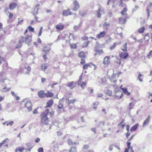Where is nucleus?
Wrapping results in <instances>:
<instances>
[{
    "instance_id": "1",
    "label": "nucleus",
    "mask_w": 152,
    "mask_h": 152,
    "mask_svg": "<svg viewBox=\"0 0 152 152\" xmlns=\"http://www.w3.org/2000/svg\"><path fill=\"white\" fill-rule=\"evenodd\" d=\"M49 112V110L46 109L41 115V122L44 124L47 125L48 124V120L47 118V115L48 113Z\"/></svg>"
},
{
    "instance_id": "2",
    "label": "nucleus",
    "mask_w": 152,
    "mask_h": 152,
    "mask_svg": "<svg viewBox=\"0 0 152 152\" xmlns=\"http://www.w3.org/2000/svg\"><path fill=\"white\" fill-rule=\"evenodd\" d=\"M24 107L27 108V110L29 112L32 110V104L30 100H28L26 102L25 104Z\"/></svg>"
},
{
    "instance_id": "3",
    "label": "nucleus",
    "mask_w": 152,
    "mask_h": 152,
    "mask_svg": "<svg viewBox=\"0 0 152 152\" xmlns=\"http://www.w3.org/2000/svg\"><path fill=\"white\" fill-rule=\"evenodd\" d=\"M32 36H28L26 34V42L28 46L30 45V42H31Z\"/></svg>"
},
{
    "instance_id": "4",
    "label": "nucleus",
    "mask_w": 152,
    "mask_h": 152,
    "mask_svg": "<svg viewBox=\"0 0 152 152\" xmlns=\"http://www.w3.org/2000/svg\"><path fill=\"white\" fill-rule=\"evenodd\" d=\"M106 34V32L105 31H101L96 36V38L98 39L103 38L104 37Z\"/></svg>"
},
{
    "instance_id": "5",
    "label": "nucleus",
    "mask_w": 152,
    "mask_h": 152,
    "mask_svg": "<svg viewBox=\"0 0 152 152\" xmlns=\"http://www.w3.org/2000/svg\"><path fill=\"white\" fill-rule=\"evenodd\" d=\"M110 62V57L108 56H106L104 58L103 64L104 65H108Z\"/></svg>"
},
{
    "instance_id": "6",
    "label": "nucleus",
    "mask_w": 152,
    "mask_h": 152,
    "mask_svg": "<svg viewBox=\"0 0 152 152\" xmlns=\"http://www.w3.org/2000/svg\"><path fill=\"white\" fill-rule=\"evenodd\" d=\"M62 14L64 16H67L69 15H70L72 14V13L70 11L69 9L63 10Z\"/></svg>"
},
{
    "instance_id": "7",
    "label": "nucleus",
    "mask_w": 152,
    "mask_h": 152,
    "mask_svg": "<svg viewBox=\"0 0 152 152\" xmlns=\"http://www.w3.org/2000/svg\"><path fill=\"white\" fill-rule=\"evenodd\" d=\"M52 147L51 148V150H52L54 151V152H55L56 149H57L58 148V143L56 141H54L52 144Z\"/></svg>"
},
{
    "instance_id": "8",
    "label": "nucleus",
    "mask_w": 152,
    "mask_h": 152,
    "mask_svg": "<svg viewBox=\"0 0 152 152\" xmlns=\"http://www.w3.org/2000/svg\"><path fill=\"white\" fill-rule=\"evenodd\" d=\"M74 7L72 8V10L74 11H76L79 7V3L76 0H75L73 2Z\"/></svg>"
},
{
    "instance_id": "9",
    "label": "nucleus",
    "mask_w": 152,
    "mask_h": 152,
    "mask_svg": "<svg viewBox=\"0 0 152 152\" xmlns=\"http://www.w3.org/2000/svg\"><path fill=\"white\" fill-rule=\"evenodd\" d=\"M92 66L94 67V69H95L96 67L95 65L92 63H91L86 64L83 66V68L84 69H87L88 68V67H92Z\"/></svg>"
},
{
    "instance_id": "10",
    "label": "nucleus",
    "mask_w": 152,
    "mask_h": 152,
    "mask_svg": "<svg viewBox=\"0 0 152 152\" xmlns=\"http://www.w3.org/2000/svg\"><path fill=\"white\" fill-rule=\"evenodd\" d=\"M120 57L121 58L126 59L128 56V55L127 52H122L119 55Z\"/></svg>"
},
{
    "instance_id": "11",
    "label": "nucleus",
    "mask_w": 152,
    "mask_h": 152,
    "mask_svg": "<svg viewBox=\"0 0 152 152\" xmlns=\"http://www.w3.org/2000/svg\"><path fill=\"white\" fill-rule=\"evenodd\" d=\"M3 73L2 72H0V81L2 83H4L5 81L7 80L6 77L3 76Z\"/></svg>"
},
{
    "instance_id": "12",
    "label": "nucleus",
    "mask_w": 152,
    "mask_h": 152,
    "mask_svg": "<svg viewBox=\"0 0 152 152\" xmlns=\"http://www.w3.org/2000/svg\"><path fill=\"white\" fill-rule=\"evenodd\" d=\"M116 74H115L114 73L113 74L111 77L110 78V80L111 82L114 83H115L116 81V79L117 77H116Z\"/></svg>"
},
{
    "instance_id": "13",
    "label": "nucleus",
    "mask_w": 152,
    "mask_h": 152,
    "mask_svg": "<svg viewBox=\"0 0 152 152\" xmlns=\"http://www.w3.org/2000/svg\"><path fill=\"white\" fill-rule=\"evenodd\" d=\"M100 12L104 13V10L103 9H101L100 8H99L98 10L96 11V12L97 17L99 18H100L101 15V14L100 13Z\"/></svg>"
},
{
    "instance_id": "14",
    "label": "nucleus",
    "mask_w": 152,
    "mask_h": 152,
    "mask_svg": "<svg viewBox=\"0 0 152 152\" xmlns=\"http://www.w3.org/2000/svg\"><path fill=\"white\" fill-rule=\"evenodd\" d=\"M39 6L40 5L39 4H37L36 5L35 7L34 8V11L33 12L34 15H35L38 14L39 7Z\"/></svg>"
},
{
    "instance_id": "15",
    "label": "nucleus",
    "mask_w": 152,
    "mask_h": 152,
    "mask_svg": "<svg viewBox=\"0 0 152 152\" xmlns=\"http://www.w3.org/2000/svg\"><path fill=\"white\" fill-rule=\"evenodd\" d=\"M74 35L72 34H70L69 37V42H68V41H66V43H68L69 42H73L74 40Z\"/></svg>"
},
{
    "instance_id": "16",
    "label": "nucleus",
    "mask_w": 152,
    "mask_h": 152,
    "mask_svg": "<svg viewBox=\"0 0 152 152\" xmlns=\"http://www.w3.org/2000/svg\"><path fill=\"white\" fill-rule=\"evenodd\" d=\"M17 4L16 3H11L9 6V7L10 10H12L14 9L17 6Z\"/></svg>"
},
{
    "instance_id": "17",
    "label": "nucleus",
    "mask_w": 152,
    "mask_h": 152,
    "mask_svg": "<svg viewBox=\"0 0 152 152\" xmlns=\"http://www.w3.org/2000/svg\"><path fill=\"white\" fill-rule=\"evenodd\" d=\"M150 115H149L145 121H144L142 126H144L147 124H148V123L150 121Z\"/></svg>"
},
{
    "instance_id": "18",
    "label": "nucleus",
    "mask_w": 152,
    "mask_h": 152,
    "mask_svg": "<svg viewBox=\"0 0 152 152\" xmlns=\"http://www.w3.org/2000/svg\"><path fill=\"white\" fill-rule=\"evenodd\" d=\"M38 95L39 97L43 98L45 96V94L42 91H40L38 92Z\"/></svg>"
},
{
    "instance_id": "19",
    "label": "nucleus",
    "mask_w": 152,
    "mask_h": 152,
    "mask_svg": "<svg viewBox=\"0 0 152 152\" xmlns=\"http://www.w3.org/2000/svg\"><path fill=\"white\" fill-rule=\"evenodd\" d=\"M122 90L125 94L127 96L130 95V93L128 91L126 88H122Z\"/></svg>"
},
{
    "instance_id": "20",
    "label": "nucleus",
    "mask_w": 152,
    "mask_h": 152,
    "mask_svg": "<svg viewBox=\"0 0 152 152\" xmlns=\"http://www.w3.org/2000/svg\"><path fill=\"white\" fill-rule=\"evenodd\" d=\"M139 126L138 124H135L134 126H133L130 129V131L131 132L133 131H134L136 130L137 127Z\"/></svg>"
},
{
    "instance_id": "21",
    "label": "nucleus",
    "mask_w": 152,
    "mask_h": 152,
    "mask_svg": "<svg viewBox=\"0 0 152 152\" xmlns=\"http://www.w3.org/2000/svg\"><path fill=\"white\" fill-rule=\"evenodd\" d=\"M53 104V100L51 99L49 100L47 103V106L46 107H50Z\"/></svg>"
},
{
    "instance_id": "22",
    "label": "nucleus",
    "mask_w": 152,
    "mask_h": 152,
    "mask_svg": "<svg viewBox=\"0 0 152 152\" xmlns=\"http://www.w3.org/2000/svg\"><path fill=\"white\" fill-rule=\"evenodd\" d=\"M56 28L58 30H62L64 28V26L63 25L60 23L56 25Z\"/></svg>"
},
{
    "instance_id": "23",
    "label": "nucleus",
    "mask_w": 152,
    "mask_h": 152,
    "mask_svg": "<svg viewBox=\"0 0 152 152\" xmlns=\"http://www.w3.org/2000/svg\"><path fill=\"white\" fill-rule=\"evenodd\" d=\"M127 10V9L126 8H124L123 10H122L121 12V14L122 15H124L125 17H126L127 14L126 13V12Z\"/></svg>"
},
{
    "instance_id": "24",
    "label": "nucleus",
    "mask_w": 152,
    "mask_h": 152,
    "mask_svg": "<svg viewBox=\"0 0 152 152\" xmlns=\"http://www.w3.org/2000/svg\"><path fill=\"white\" fill-rule=\"evenodd\" d=\"M126 17H124V18H120L119 19V22L121 23L124 24L126 22V20L125 19V18Z\"/></svg>"
},
{
    "instance_id": "25",
    "label": "nucleus",
    "mask_w": 152,
    "mask_h": 152,
    "mask_svg": "<svg viewBox=\"0 0 152 152\" xmlns=\"http://www.w3.org/2000/svg\"><path fill=\"white\" fill-rule=\"evenodd\" d=\"M26 34L24 35V37H21L19 41V42H26Z\"/></svg>"
},
{
    "instance_id": "26",
    "label": "nucleus",
    "mask_w": 152,
    "mask_h": 152,
    "mask_svg": "<svg viewBox=\"0 0 152 152\" xmlns=\"http://www.w3.org/2000/svg\"><path fill=\"white\" fill-rule=\"evenodd\" d=\"M50 48L49 47L45 46L43 48V51L45 52L46 54L48 53V52L49 51Z\"/></svg>"
},
{
    "instance_id": "27",
    "label": "nucleus",
    "mask_w": 152,
    "mask_h": 152,
    "mask_svg": "<svg viewBox=\"0 0 152 152\" xmlns=\"http://www.w3.org/2000/svg\"><path fill=\"white\" fill-rule=\"evenodd\" d=\"M26 145L28 147V148L27 149V150L28 151H31V149L33 147V146L31 145L29 143H26Z\"/></svg>"
},
{
    "instance_id": "28",
    "label": "nucleus",
    "mask_w": 152,
    "mask_h": 152,
    "mask_svg": "<svg viewBox=\"0 0 152 152\" xmlns=\"http://www.w3.org/2000/svg\"><path fill=\"white\" fill-rule=\"evenodd\" d=\"M24 150V148H20V147H19L17 148L15 150V152H17L18 151H20V152H22V151H23Z\"/></svg>"
},
{
    "instance_id": "29",
    "label": "nucleus",
    "mask_w": 152,
    "mask_h": 152,
    "mask_svg": "<svg viewBox=\"0 0 152 152\" xmlns=\"http://www.w3.org/2000/svg\"><path fill=\"white\" fill-rule=\"evenodd\" d=\"M9 140L8 138H7L1 142L0 143V148L7 141Z\"/></svg>"
},
{
    "instance_id": "30",
    "label": "nucleus",
    "mask_w": 152,
    "mask_h": 152,
    "mask_svg": "<svg viewBox=\"0 0 152 152\" xmlns=\"http://www.w3.org/2000/svg\"><path fill=\"white\" fill-rule=\"evenodd\" d=\"M45 96L47 97H51L53 96V94L50 92L48 91L46 94H45Z\"/></svg>"
},
{
    "instance_id": "31",
    "label": "nucleus",
    "mask_w": 152,
    "mask_h": 152,
    "mask_svg": "<svg viewBox=\"0 0 152 152\" xmlns=\"http://www.w3.org/2000/svg\"><path fill=\"white\" fill-rule=\"evenodd\" d=\"M124 121V119L118 125V126H121L122 129L124 128L125 125V124H123Z\"/></svg>"
},
{
    "instance_id": "32",
    "label": "nucleus",
    "mask_w": 152,
    "mask_h": 152,
    "mask_svg": "<svg viewBox=\"0 0 152 152\" xmlns=\"http://www.w3.org/2000/svg\"><path fill=\"white\" fill-rule=\"evenodd\" d=\"M79 56L80 57L83 58H84L85 57V53L83 51H81L79 53Z\"/></svg>"
},
{
    "instance_id": "33",
    "label": "nucleus",
    "mask_w": 152,
    "mask_h": 152,
    "mask_svg": "<svg viewBox=\"0 0 152 152\" xmlns=\"http://www.w3.org/2000/svg\"><path fill=\"white\" fill-rule=\"evenodd\" d=\"M68 145H69L76 144V143L75 142H73L70 139H68Z\"/></svg>"
},
{
    "instance_id": "34",
    "label": "nucleus",
    "mask_w": 152,
    "mask_h": 152,
    "mask_svg": "<svg viewBox=\"0 0 152 152\" xmlns=\"http://www.w3.org/2000/svg\"><path fill=\"white\" fill-rule=\"evenodd\" d=\"M109 24L107 22L105 23L103 25V27L105 29H107L109 26Z\"/></svg>"
},
{
    "instance_id": "35",
    "label": "nucleus",
    "mask_w": 152,
    "mask_h": 152,
    "mask_svg": "<svg viewBox=\"0 0 152 152\" xmlns=\"http://www.w3.org/2000/svg\"><path fill=\"white\" fill-rule=\"evenodd\" d=\"M68 44L69 45H70L71 47L73 49H75L76 48V45L75 44H71V42H69Z\"/></svg>"
},
{
    "instance_id": "36",
    "label": "nucleus",
    "mask_w": 152,
    "mask_h": 152,
    "mask_svg": "<svg viewBox=\"0 0 152 152\" xmlns=\"http://www.w3.org/2000/svg\"><path fill=\"white\" fill-rule=\"evenodd\" d=\"M69 152H77L76 150V148L75 147H72L69 150Z\"/></svg>"
},
{
    "instance_id": "37",
    "label": "nucleus",
    "mask_w": 152,
    "mask_h": 152,
    "mask_svg": "<svg viewBox=\"0 0 152 152\" xmlns=\"http://www.w3.org/2000/svg\"><path fill=\"white\" fill-rule=\"evenodd\" d=\"M48 65L47 64H44L41 67V69L42 70L45 71V70L47 68Z\"/></svg>"
},
{
    "instance_id": "38",
    "label": "nucleus",
    "mask_w": 152,
    "mask_h": 152,
    "mask_svg": "<svg viewBox=\"0 0 152 152\" xmlns=\"http://www.w3.org/2000/svg\"><path fill=\"white\" fill-rule=\"evenodd\" d=\"M127 43H125L124 45L123 48H121V50H122L123 51H127Z\"/></svg>"
},
{
    "instance_id": "39",
    "label": "nucleus",
    "mask_w": 152,
    "mask_h": 152,
    "mask_svg": "<svg viewBox=\"0 0 152 152\" xmlns=\"http://www.w3.org/2000/svg\"><path fill=\"white\" fill-rule=\"evenodd\" d=\"M89 43V41H88L87 42H85L83 44L82 47L83 48H85L87 47Z\"/></svg>"
},
{
    "instance_id": "40",
    "label": "nucleus",
    "mask_w": 152,
    "mask_h": 152,
    "mask_svg": "<svg viewBox=\"0 0 152 152\" xmlns=\"http://www.w3.org/2000/svg\"><path fill=\"white\" fill-rule=\"evenodd\" d=\"M134 103L133 102L130 103L129 104V108L130 110L132 109L133 108V107H132L134 106Z\"/></svg>"
},
{
    "instance_id": "41",
    "label": "nucleus",
    "mask_w": 152,
    "mask_h": 152,
    "mask_svg": "<svg viewBox=\"0 0 152 152\" xmlns=\"http://www.w3.org/2000/svg\"><path fill=\"white\" fill-rule=\"evenodd\" d=\"M144 30H145L144 27H142V28H140L138 30V32L139 33H142L144 31Z\"/></svg>"
},
{
    "instance_id": "42",
    "label": "nucleus",
    "mask_w": 152,
    "mask_h": 152,
    "mask_svg": "<svg viewBox=\"0 0 152 152\" xmlns=\"http://www.w3.org/2000/svg\"><path fill=\"white\" fill-rule=\"evenodd\" d=\"M143 75H142L140 73L139 75L138 76L137 79L140 82H142L143 81L142 79L141 78V77Z\"/></svg>"
},
{
    "instance_id": "43",
    "label": "nucleus",
    "mask_w": 152,
    "mask_h": 152,
    "mask_svg": "<svg viewBox=\"0 0 152 152\" xmlns=\"http://www.w3.org/2000/svg\"><path fill=\"white\" fill-rule=\"evenodd\" d=\"M8 64L7 63H5V64H4L3 66V69H5V68H7V69H8Z\"/></svg>"
},
{
    "instance_id": "44",
    "label": "nucleus",
    "mask_w": 152,
    "mask_h": 152,
    "mask_svg": "<svg viewBox=\"0 0 152 152\" xmlns=\"http://www.w3.org/2000/svg\"><path fill=\"white\" fill-rule=\"evenodd\" d=\"M107 94L109 96H111L112 94V92L111 91L108 90L107 92Z\"/></svg>"
},
{
    "instance_id": "45",
    "label": "nucleus",
    "mask_w": 152,
    "mask_h": 152,
    "mask_svg": "<svg viewBox=\"0 0 152 152\" xmlns=\"http://www.w3.org/2000/svg\"><path fill=\"white\" fill-rule=\"evenodd\" d=\"M94 50L96 52H98L99 53L102 52V50H100V49H98L96 47H95V48Z\"/></svg>"
},
{
    "instance_id": "46",
    "label": "nucleus",
    "mask_w": 152,
    "mask_h": 152,
    "mask_svg": "<svg viewBox=\"0 0 152 152\" xmlns=\"http://www.w3.org/2000/svg\"><path fill=\"white\" fill-rule=\"evenodd\" d=\"M123 96V93H121L120 96H117V95H115V97H116V99H121Z\"/></svg>"
},
{
    "instance_id": "47",
    "label": "nucleus",
    "mask_w": 152,
    "mask_h": 152,
    "mask_svg": "<svg viewBox=\"0 0 152 152\" xmlns=\"http://www.w3.org/2000/svg\"><path fill=\"white\" fill-rule=\"evenodd\" d=\"M75 102V99L71 100L70 101L69 100L68 101H67L66 103H67L69 104H73Z\"/></svg>"
},
{
    "instance_id": "48",
    "label": "nucleus",
    "mask_w": 152,
    "mask_h": 152,
    "mask_svg": "<svg viewBox=\"0 0 152 152\" xmlns=\"http://www.w3.org/2000/svg\"><path fill=\"white\" fill-rule=\"evenodd\" d=\"M147 57L148 58H150L152 57V50H151L150 51L149 53H148V55L147 56Z\"/></svg>"
},
{
    "instance_id": "49",
    "label": "nucleus",
    "mask_w": 152,
    "mask_h": 152,
    "mask_svg": "<svg viewBox=\"0 0 152 152\" xmlns=\"http://www.w3.org/2000/svg\"><path fill=\"white\" fill-rule=\"evenodd\" d=\"M28 30H29V31H31L32 32L34 30V28H33V27H32L30 26H28Z\"/></svg>"
},
{
    "instance_id": "50",
    "label": "nucleus",
    "mask_w": 152,
    "mask_h": 152,
    "mask_svg": "<svg viewBox=\"0 0 152 152\" xmlns=\"http://www.w3.org/2000/svg\"><path fill=\"white\" fill-rule=\"evenodd\" d=\"M14 123V122L13 121H11L7 123V126H8L9 125L12 126L13 124Z\"/></svg>"
},
{
    "instance_id": "51",
    "label": "nucleus",
    "mask_w": 152,
    "mask_h": 152,
    "mask_svg": "<svg viewBox=\"0 0 152 152\" xmlns=\"http://www.w3.org/2000/svg\"><path fill=\"white\" fill-rule=\"evenodd\" d=\"M73 83L74 82L73 81L71 82L68 83V84H67V86L69 87H72Z\"/></svg>"
},
{
    "instance_id": "52",
    "label": "nucleus",
    "mask_w": 152,
    "mask_h": 152,
    "mask_svg": "<svg viewBox=\"0 0 152 152\" xmlns=\"http://www.w3.org/2000/svg\"><path fill=\"white\" fill-rule=\"evenodd\" d=\"M80 15L82 16H83L85 15V13L83 11H80L79 12Z\"/></svg>"
},
{
    "instance_id": "53",
    "label": "nucleus",
    "mask_w": 152,
    "mask_h": 152,
    "mask_svg": "<svg viewBox=\"0 0 152 152\" xmlns=\"http://www.w3.org/2000/svg\"><path fill=\"white\" fill-rule=\"evenodd\" d=\"M25 68L26 69L28 72H29L31 70V68L30 67L27 65L26 66H25Z\"/></svg>"
},
{
    "instance_id": "54",
    "label": "nucleus",
    "mask_w": 152,
    "mask_h": 152,
    "mask_svg": "<svg viewBox=\"0 0 152 152\" xmlns=\"http://www.w3.org/2000/svg\"><path fill=\"white\" fill-rule=\"evenodd\" d=\"M70 94H69L66 96V99L67 101H68L69 100V99L70 97Z\"/></svg>"
},
{
    "instance_id": "55",
    "label": "nucleus",
    "mask_w": 152,
    "mask_h": 152,
    "mask_svg": "<svg viewBox=\"0 0 152 152\" xmlns=\"http://www.w3.org/2000/svg\"><path fill=\"white\" fill-rule=\"evenodd\" d=\"M106 83V80L105 78H103L102 79V84H104Z\"/></svg>"
},
{
    "instance_id": "56",
    "label": "nucleus",
    "mask_w": 152,
    "mask_h": 152,
    "mask_svg": "<svg viewBox=\"0 0 152 152\" xmlns=\"http://www.w3.org/2000/svg\"><path fill=\"white\" fill-rule=\"evenodd\" d=\"M22 42H19V43L17 45L16 47V48H20L21 46H22V45H21V43Z\"/></svg>"
},
{
    "instance_id": "57",
    "label": "nucleus",
    "mask_w": 152,
    "mask_h": 152,
    "mask_svg": "<svg viewBox=\"0 0 152 152\" xmlns=\"http://www.w3.org/2000/svg\"><path fill=\"white\" fill-rule=\"evenodd\" d=\"M130 144L131 142H127V146L129 149H130V148H131V147H132L130 146Z\"/></svg>"
},
{
    "instance_id": "58",
    "label": "nucleus",
    "mask_w": 152,
    "mask_h": 152,
    "mask_svg": "<svg viewBox=\"0 0 152 152\" xmlns=\"http://www.w3.org/2000/svg\"><path fill=\"white\" fill-rule=\"evenodd\" d=\"M139 7L138 6L135 5L134 7V8L132 10L133 12H135V11L137 10Z\"/></svg>"
},
{
    "instance_id": "59",
    "label": "nucleus",
    "mask_w": 152,
    "mask_h": 152,
    "mask_svg": "<svg viewBox=\"0 0 152 152\" xmlns=\"http://www.w3.org/2000/svg\"><path fill=\"white\" fill-rule=\"evenodd\" d=\"M80 28V26H76L75 25L73 28L75 30H78L79 28Z\"/></svg>"
},
{
    "instance_id": "60",
    "label": "nucleus",
    "mask_w": 152,
    "mask_h": 152,
    "mask_svg": "<svg viewBox=\"0 0 152 152\" xmlns=\"http://www.w3.org/2000/svg\"><path fill=\"white\" fill-rule=\"evenodd\" d=\"M116 45V44L115 43H113V45L110 47V49L111 50H113L115 48Z\"/></svg>"
},
{
    "instance_id": "61",
    "label": "nucleus",
    "mask_w": 152,
    "mask_h": 152,
    "mask_svg": "<svg viewBox=\"0 0 152 152\" xmlns=\"http://www.w3.org/2000/svg\"><path fill=\"white\" fill-rule=\"evenodd\" d=\"M8 13H9V18L10 19H11L13 17V14H12V13L10 12H8Z\"/></svg>"
},
{
    "instance_id": "62",
    "label": "nucleus",
    "mask_w": 152,
    "mask_h": 152,
    "mask_svg": "<svg viewBox=\"0 0 152 152\" xmlns=\"http://www.w3.org/2000/svg\"><path fill=\"white\" fill-rule=\"evenodd\" d=\"M38 151L39 152H43V150L42 148H38Z\"/></svg>"
},
{
    "instance_id": "63",
    "label": "nucleus",
    "mask_w": 152,
    "mask_h": 152,
    "mask_svg": "<svg viewBox=\"0 0 152 152\" xmlns=\"http://www.w3.org/2000/svg\"><path fill=\"white\" fill-rule=\"evenodd\" d=\"M83 40H86L88 39V37L87 36H84L82 38Z\"/></svg>"
},
{
    "instance_id": "64",
    "label": "nucleus",
    "mask_w": 152,
    "mask_h": 152,
    "mask_svg": "<svg viewBox=\"0 0 152 152\" xmlns=\"http://www.w3.org/2000/svg\"><path fill=\"white\" fill-rule=\"evenodd\" d=\"M54 113V110H52L50 112L49 114L50 115V116H52L53 115Z\"/></svg>"
}]
</instances>
